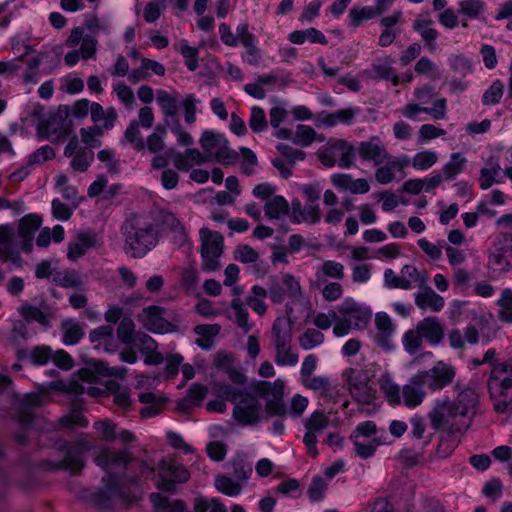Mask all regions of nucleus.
I'll list each match as a JSON object with an SVG mask.
<instances>
[{
	"instance_id": "1",
	"label": "nucleus",
	"mask_w": 512,
	"mask_h": 512,
	"mask_svg": "<svg viewBox=\"0 0 512 512\" xmlns=\"http://www.w3.org/2000/svg\"><path fill=\"white\" fill-rule=\"evenodd\" d=\"M124 250L133 258H142L158 243L157 226L149 219L133 216L127 219L122 228Z\"/></svg>"
},
{
	"instance_id": "2",
	"label": "nucleus",
	"mask_w": 512,
	"mask_h": 512,
	"mask_svg": "<svg viewBox=\"0 0 512 512\" xmlns=\"http://www.w3.org/2000/svg\"><path fill=\"white\" fill-rule=\"evenodd\" d=\"M215 390L235 404L233 417L238 423L253 425L261 420V398L254 391V383L248 389L232 388L228 384L219 383L215 385Z\"/></svg>"
},
{
	"instance_id": "3",
	"label": "nucleus",
	"mask_w": 512,
	"mask_h": 512,
	"mask_svg": "<svg viewBox=\"0 0 512 512\" xmlns=\"http://www.w3.org/2000/svg\"><path fill=\"white\" fill-rule=\"evenodd\" d=\"M378 384L383 397L392 407L405 406L408 409H415L424 402L428 394L416 374L402 387L389 375H382Z\"/></svg>"
},
{
	"instance_id": "4",
	"label": "nucleus",
	"mask_w": 512,
	"mask_h": 512,
	"mask_svg": "<svg viewBox=\"0 0 512 512\" xmlns=\"http://www.w3.org/2000/svg\"><path fill=\"white\" fill-rule=\"evenodd\" d=\"M336 310L337 322L333 326V334L336 337H344L352 331L366 329L372 318V310L351 297L346 298Z\"/></svg>"
},
{
	"instance_id": "5",
	"label": "nucleus",
	"mask_w": 512,
	"mask_h": 512,
	"mask_svg": "<svg viewBox=\"0 0 512 512\" xmlns=\"http://www.w3.org/2000/svg\"><path fill=\"white\" fill-rule=\"evenodd\" d=\"M427 418L434 431L466 432L470 425V419H463L448 396L433 401Z\"/></svg>"
},
{
	"instance_id": "6",
	"label": "nucleus",
	"mask_w": 512,
	"mask_h": 512,
	"mask_svg": "<svg viewBox=\"0 0 512 512\" xmlns=\"http://www.w3.org/2000/svg\"><path fill=\"white\" fill-rule=\"evenodd\" d=\"M488 390L497 413H506L512 404V368L494 366L488 379Z\"/></svg>"
},
{
	"instance_id": "7",
	"label": "nucleus",
	"mask_w": 512,
	"mask_h": 512,
	"mask_svg": "<svg viewBox=\"0 0 512 512\" xmlns=\"http://www.w3.org/2000/svg\"><path fill=\"white\" fill-rule=\"evenodd\" d=\"M319 162L326 168L338 165L349 169L354 165L355 147L345 139L330 138L316 152Z\"/></svg>"
},
{
	"instance_id": "8",
	"label": "nucleus",
	"mask_w": 512,
	"mask_h": 512,
	"mask_svg": "<svg viewBox=\"0 0 512 512\" xmlns=\"http://www.w3.org/2000/svg\"><path fill=\"white\" fill-rule=\"evenodd\" d=\"M103 484V488L95 498L97 505L100 507H106L109 501L118 500L122 503L130 504L140 498V487L134 480L128 488L129 492L125 491L124 483L120 482L119 479L113 475L104 477Z\"/></svg>"
},
{
	"instance_id": "9",
	"label": "nucleus",
	"mask_w": 512,
	"mask_h": 512,
	"mask_svg": "<svg viewBox=\"0 0 512 512\" xmlns=\"http://www.w3.org/2000/svg\"><path fill=\"white\" fill-rule=\"evenodd\" d=\"M199 142L206 157L213 158L222 165L234 164L239 158L238 153L229 147L228 140L223 134L205 130Z\"/></svg>"
},
{
	"instance_id": "10",
	"label": "nucleus",
	"mask_w": 512,
	"mask_h": 512,
	"mask_svg": "<svg viewBox=\"0 0 512 512\" xmlns=\"http://www.w3.org/2000/svg\"><path fill=\"white\" fill-rule=\"evenodd\" d=\"M285 328V320L277 318L272 326L274 339L275 357L274 361L278 366L294 367L299 361V354L292 348L291 332Z\"/></svg>"
},
{
	"instance_id": "11",
	"label": "nucleus",
	"mask_w": 512,
	"mask_h": 512,
	"mask_svg": "<svg viewBox=\"0 0 512 512\" xmlns=\"http://www.w3.org/2000/svg\"><path fill=\"white\" fill-rule=\"evenodd\" d=\"M201 239V268L207 272H213L220 268L219 258L223 253L224 239L218 232L208 228L200 229Z\"/></svg>"
},
{
	"instance_id": "12",
	"label": "nucleus",
	"mask_w": 512,
	"mask_h": 512,
	"mask_svg": "<svg viewBox=\"0 0 512 512\" xmlns=\"http://www.w3.org/2000/svg\"><path fill=\"white\" fill-rule=\"evenodd\" d=\"M426 391L435 393L449 386L456 377V368L444 361H437L430 369L416 373Z\"/></svg>"
},
{
	"instance_id": "13",
	"label": "nucleus",
	"mask_w": 512,
	"mask_h": 512,
	"mask_svg": "<svg viewBox=\"0 0 512 512\" xmlns=\"http://www.w3.org/2000/svg\"><path fill=\"white\" fill-rule=\"evenodd\" d=\"M254 391L257 396L266 399L265 411L269 416H283L287 410L283 402L284 382L276 379L273 383L267 381H256Z\"/></svg>"
},
{
	"instance_id": "14",
	"label": "nucleus",
	"mask_w": 512,
	"mask_h": 512,
	"mask_svg": "<svg viewBox=\"0 0 512 512\" xmlns=\"http://www.w3.org/2000/svg\"><path fill=\"white\" fill-rule=\"evenodd\" d=\"M268 291L269 298L275 304L283 303L286 298L298 302L302 297L299 280L289 273L271 277Z\"/></svg>"
},
{
	"instance_id": "15",
	"label": "nucleus",
	"mask_w": 512,
	"mask_h": 512,
	"mask_svg": "<svg viewBox=\"0 0 512 512\" xmlns=\"http://www.w3.org/2000/svg\"><path fill=\"white\" fill-rule=\"evenodd\" d=\"M158 476L160 482L157 484V487L162 490L172 491L175 483L186 482L190 474L176 457L166 456L158 463Z\"/></svg>"
},
{
	"instance_id": "16",
	"label": "nucleus",
	"mask_w": 512,
	"mask_h": 512,
	"mask_svg": "<svg viewBox=\"0 0 512 512\" xmlns=\"http://www.w3.org/2000/svg\"><path fill=\"white\" fill-rule=\"evenodd\" d=\"M102 245L103 239L100 233L93 229L79 231L68 244L67 258L70 261H77L89 250L99 249Z\"/></svg>"
},
{
	"instance_id": "17",
	"label": "nucleus",
	"mask_w": 512,
	"mask_h": 512,
	"mask_svg": "<svg viewBox=\"0 0 512 512\" xmlns=\"http://www.w3.org/2000/svg\"><path fill=\"white\" fill-rule=\"evenodd\" d=\"M329 426V417L323 411H314L304 422L306 433L303 442L308 453L316 458L318 456V435Z\"/></svg>"
},
{
	"instance_id": "18",
	"label": "nucleus",
	"mask_w": 512,
	"mask_h": 512,
	"mask_svg": "<svg viewBox=\"0 0 512 512\" xmlns=\"http://www.w3.org/2000/svg\"><path fill=\"white\" fill-rule=\"evenodd\" d=\"M512 262V236L501 235L489 249L488 265L494 270L503 271Z\"/></svg>"
},
{
	"instance_id": "19",
	"label": "nucleus",
	"mask_w": 512,
	"mask_h": 512,
	"mask_svg": "<svg viewBox=\"0 0 512 512\" xmlns=\"http://www.w3.org/2000/svg\"><path fill=\"white\" fill-rule=\"evenodd\" d=\"M131 460V453L127 448L121 450L102 448L94 458L95 464L107 474L125 469Z\"/></svg>"
},
{
	"instance_id": "20",
	"label": "nucleus",
	"mask_w": 512,
	"mask_h": 512,
	"mask_svg": "<svg viewBox=\"0 0 512 512\" xmlns=\"http://www.w3.org/2000/svg\"><path fill=\"white\" fill-rule=\"evenodd\" d=\"M408 165L410 158L407 155L393 156L389 153L379 166H375V180L383 185L390 184L395 180L396 174L403 173Z\"/></svg>"
},
{
	"instance_id": "21",
	"label": "nucleus",
	"mask_w": 512,
	"mask_h": 512,
	"mask_svg": "<svg viewBox=\"0 0 512 512\" xmlns=\"http://www.w3.org/2000/svg\"><path fill=\"white\" fill-rule=\"evenodd\" d=\"M351 394L360 402L369 403L374 397V390L369 386V377L363 370L350 368L345 372Z\"/></svg>"
},
{
	"instance_id": "22",
	"label": "nucleus",
	"mask_w": 512,
	"mask_h": 512,
	"mask_svg": "<svg viewBox=\"0 0 512 512\" xmlns=\"http://www.w3.org/2000/svg\"><path fill=\"white\" fill-rule=\"evenodd\" d=\"M98 374L89 369L83 368L78 373V380L71 381L68 389L76 394H88L92 397H101L105 389L97 385Z\"/></svg>"
},
{
	"instance_id": "23",
	"label": "nucleus",
	"mask_w": 512,
	"mask_h": 512,
	"mask_svg": "<svg viewBox=\"0 0 512 512\" xmlns=\"http://www.w3.org/2000/svg\"><path fill=\"white\" fill-rule=\"evenodd\" d=\"M402 115L410 120L416 121L422 113L429 114L434 120H442L447 114V100L439 98L434 101L431 108L422 106L421 103H408L401 110Z\"/></svg>"
},
{
	"instance_id": "24",
	"label": "nucleus",
	"mask_w": 512,
	"mask_h": 512,
	"mask_svg": "<svg viewBox=\"0 0 512 512\" xmlns=\"http://www.w3.org/2000/svg\"><path fill=\"white\" fill-rule=\"evenodd\" d=\"M356 154L363 162H372L374 166H379L389 152L378 137H371L355 147Z\"/></svg>"
},
{
	"instance_id": "25",
	"label": "nucleus",
	"mask_w": 512,
	"mask_h": 512,
	"mask_svg": "<svg viewBox=\"0 0 512 512\" xmlns=\"http://www.w3.org/2000/svg\"><path fill=\"white\" fill-rule=\"evenodd\" d=\"M80 43L82 59L88 60L93 58L97 51V40L92 35L84 36L83 29L81 27H75L71 30L69 36L65 40V45L74 49Z\"/></svg>"
},
{
	"instance_id": "26",
	"label": "nucleus",
	"mask_w": 512,
	"mask_h": 512,
	"mask_svg": "<svg viewBox=\"0 0 512 512\" xmlns=\"http://www.w3.org/2000/svg\"><path fill=\"white\" fill-rule=\"evenodd\" d=\"M478 402L479 396L476 390L467 386L457 392L456 398L452 400V405L463 419L471 420V415L475 413Z\"/></svg>"
},
{
	"instance_id": "27",
	"label": "nucleus",
	"mask_w": 512,
	"mask_h": 512,
	"mask_svg": "<svg viewBox=\"0 0 512 512\" xmlns=\"http://www.w3.org/2000/svg\"><path fill=\"white\" fill-rule=\"evenodd\" d=\"M375 326L377 333L374 340L382 348L391 347V339L395 334V325L391 317L385 312H378L375 315Z\"/></svg>"
},
{
	"instance_id": "28",
	"label": "nucleus",
	"mask_w": 512,
	"mask_h": 512,
	"mask_svg": "<svg viewBox=\"0 0 512 512\" xmlns=\"http://www.w3.org/2000/svg\"><path fill=\"white\" fill-rule=\"evenodd\" d=\"M331 182L337 189L342 191H349L352 194H365L370 190V185L366 179H354L349 174H333L331 176Z\"/></svg>"
},
{
	"instance_id": "29",
	"label": "nucleus",
	"mask_w": 512,
	"mask_h": 512,
	"mask_svg": "<svg viewBox=\"0 0 512 512\" xmlns=\"http://www.w3.org/2000/svg\"><path fill=\"white\" fill-rule=\"evenodd\" d=\"M90 448L89 442H80L71 447L65 458L61 461L60 467L71 473H77L84 467V452Z\"/></svg>"
},
{
	"instance_id": "30",
	"label": "nucleus",
	"mask_w": 512,
	"mask_h": 512,
	"mask_svg": "<svg viewBox=\"0 0 512 512\" xmlns=\"http://www.w3.org/2000/svg\"><path fill=\"white\" fill-rule=\"evenodd\" d=\"M415 304L421 310L440 312L445 306V299L432 288L424 287L415 294Z\"/></svg>"
},
{
	"instance_id": "31",
	"label": "nucleus",
	"mask_w": 512,
	"mask_h": 512,
	"mask_svg": "<svg viewBox=\"0 0 512 512\" xmlns=\"http://www.w3.org/2000/svg\"><path fill=\"white\" fill-rule=\"evenodd\" d=\"M14 230L9 224L0 225V258L3 261L18 263L20 257L13 245Z\"/></svg>"
},
{
	"instance_id": "32",
	"label": "nucleus",
	"mask_w": 512,
	"mask_h": 512,
	"mask_svg": "<svg viewBox=\"0 0 512 512\" xmlns=\"http://www.w3.org/2000/svg\"><path fill=\"white\" fill-rule=\"evenodd\" d=\"M42 219L37 214H28L24 216L18 226L19 236L23 239V250L29 252L32 247L34 233L41 226Z\"/></svg>"
},
{
	"instance_id": "33",
	"label": "nucleus",
	"mask_w": 512,
	"mask_h": 512,
	"mask_svg": "<svg viewBox=\"0 0 512 512\" xmlns=\"http://www.w3.org/2000/svg\"><path fill=\"white\" fill-rule=\"evenodd\" d=\"M287 39L290 43L295 45H303L305 42L321 45L328 44V39L324 33L314 27L294 30L288 34Z\"/></svg>"
},
{
	"instance_id": "34",
	"label": "nucleus",
	"mask_w": 512,
	"mask_h": 512,
	"mask_svg": "<svg viewBox=\"0 0 512 512\" xmlns=\"http://www.w3.org/2000/svg\"><path fill=\"white\" fill-rule=\"evenodd\" d=\"M417 329L422 338L431 344H438L444 336L442 325L436 317L424 318L418 323Z\"/></svg>"
},
{
	"instance_id": "35",
	"label": "nucleus",
	"mask_w": 512,
	"mask_h": 512,
	"mask_svg": "<svg viewBox=\"0 0 512 512\" xmlns=\"http://www.w3.org/2000/svg\"><path fill=\"white\" fill-rule=\"evenodd\" d=\"M413 29L420 34L430 50L435 48L438 32L433 28V21L427 15H419L413 22Z\"/></svg>"
},
{
	"instance_id": "36",
	"label": "nucleus",
	"mask_w": 512,
	"mask_h": 512,
	"mask_svg": "<svg viewBox=\"0 0 512 512\" xmlns=\"http://www.w3.org/2000/svg\"><path fill=\"white\" fill-rule=\"evenodd\" d=\"M163 308L158 306H149L142 312L145 327L155 333H163L166 328V321L163 318Z\"/></svg>"
},
{
	"instance_id": "37",
	"label": "nucleus",
	"mask_w": 512,
	"mask_h": 512,
	"mask_svg": "<svg viewBox=\"0 0 512 512\" xmlns=\"http://www.w3.org/2000/svg\"><path fill=\"white\" fill-rule=\"evenodd\" d=\"M504 177L501 175L499 163L490 159L485 167L480 171L479 186L482 190L489 189L494 183H503Z\"/></svg>"
},
{
	"instance_id": "38",
	"label": "nucleus",
	"mask_w": 512,
	"mask_h": 512,
	"mask_svg": "<svg viewBox=\"0 0 512 512\" xmlns=\"http://www.w3.org/2000/svg\"><path fill=\"white\" fill-rule=\"evenodd\" d=\"M156 101L164 116L174 117L178 113L180 102L177 92L159 89L156 91Z\"/></svg>"
},
{
	"instance_id": "39",
	"label": "nucleus",
	"mask_w": 512,
	"mask_h": 512,
	"mask_svg": "<svg viewBox=\"0 0 512 512\" xmlns=\"http://www.w3.org/2000/svg\"><path fill=\"white\" fill-rule=\"evenodd\" d=\"M90 115L91 120L95 124L101 123V128H104L105 130L112 129L117 119V113L114 108L110 107L104 110L103 107L97 102H92Z\"/></svg>"
},
{
	"instance_id": "40",
	"label": "nucleus",
	"mask_w": 512,
	"mask_h": 512,
	"mask_svg": "<svg viewBox=\"0 0 512 512\" xmlns=\"http://www.w3.org/2000/svg\"><path fill=\"white\" fill-rule=\"evenodd\" d=\"M269 291L260 285H253L250 293L247 295L246 304L259 316H263L267 312V304L265 302Z\"/></svg>"
},
{
	"instance_id": "41",
	"label": "nucleus",
	"mask_w": 512,
	"mask_h": 512,
	"mask_svg": "<svg viewBox=\"0 0 512 512\" xmlns=\"http://www.w3.org/2000/svg\"><path fill=\"white\" fill-rule=\"evenodd\" d=\"M376 16L373 6H360L355 5L350 8L346 24L351 29H357L364 24V22L374 19Z\"/></svg>"
},
{
	"instance_id": "42",
	"label": "nucleus",
	"mask_w": 512,
	"mask_h": 512,
	"mask_svg": "<svg viewBox=\"0 0 512 512\" xmlns=\"http://www.w3.org/2000/svg\"><path fill=\"white\" fill-rule=\"evenodd\" d=\"M292 141L296 145L309 147L314 142H324L325 136L318 134L311 126L300 124L296 127Z\"/></svg>"
},
{
	"instance_id": "43",
	"label": "nucleus",
	"mask_w": 512,
	"mask_h": 512,
	"mask_svg": "<svg viewBox=\"0 0 512 512\" xmlns=\"http://www.w3.org/2000/svg\"><path fill=\"white\" fill-rule=\"evenodd\" d=\"M440 433L436 453L441 458L450 456L460 443V438L465 432L450 433L449 431H438Z\"/></svg>"
},
{
	"instance_id": "44",
	"label": "nucleus",
	"mask_w": 512,
	"mask_h": 512,
	"mask_svg": "<svg viewBox=\"0 0 512 512\" xmlns=\"http://www.w3.org/2000/svg\"><path fill=\"white\" fill-rule=\"evenodd\" d=\"M120 142L122 145H130L137 152L145 150V141L137 120H132L129 123Z\"/></svg>"
},
{
	"instance_id": "45",
	"label": "nucleus",
	"mask_w": 512,
	"mask_h": 512,
	"mask_svg": "<svg viewBox=\"0 0 512 512\" xmlns=\"http://www.w3.org/2000/svg\"><path fill=\"white\" fill-rule=\"evenodd\" d=\"M265 216L272 219H281L290 212L288 201L283 196H274L270 198L264 205Z\"/></svg>"
},
{
	"instance_id": "46",
	"label": "nucleus",
	"mask_w": 512,
	"mask_h": 512,
	"mask_svg": "<svg viewBox=\"0 0 512 512\" xmlns=\"http://www.w3.org/2000/svg\"><path fill=\"white\" fill-rule=\"evenodd\" d=\"M139 401L148 405L140 410L142 418H150L158 415L164 404V399L153 392L140 393Z\"/></svg>"
},
{
	"instance_id": "47",
	"label": "nucleus",
	"mask_w": 512,
	"mask_h": 512,
	"mask_svg": "<svg viewBox=\"0 0 512 512\" xmlns=\"http://www.w3.org/2000/svg\"><path fill=\"white\" fill-rule=\"evenodd\" d=\"M150 500L156 512H189L183 501H171L159 493H152Z\"/></svg>"
},
{
	"instance_id": "48",
	"label": "nucleus",
	"mask_w": 512,
	"mask_h": 512,
	"mask_svg": "<svg viewBox=\"0 0 512 512\" xmlns=\"http://www.w3.org/2000/svg\"><path fill=\"white\" fill-rule=\"evenodd\" d=\"M85 28L92 34L109 36L112 31V20L110 17L97 15H89L84 21Z\"/></svg>"
},
{
	"instance_id": "49",
	"label": "nucleus",
	"mask_w": 512,
	"mask_h": 512,
	"mask_svg": "<svg viewBox=\"0 0 512 512\" xmlns=\"http://www.w3.org/2000/svg\"><path fill=\"white\" fill-rule=\"evenodd\" d=\"M214 483L216 489L220 493L227 495L229 497H236L240 495L244 487L241 482L225 474L218 475L215 478Z\"/></svg>"
},
{
	"instance_id": "50",
	"label": "nucleus",
	"mask_w": 512,
	"mask_h": 512,
	"mask_svg": "<svg viewBox=\"0 0 512 512\" xmlns=\"http://www.w3.org/2000/svg\"><path fill=\"white\" fill-rule=\"evenodd\" d=\"M410 425H411V435L413 438L422 440L423 444L428 445L431 443L434 433H428L427 432V421L426 418L415 414L410 418Z\"/></svg>"
},
{
	"instance_id": "51",
	"label": "nucleus",
	"mask_w": 512,
	"mask_h": 512,
	"mask_svg": "<svg viewBox=\"0 0 512 512\" xmlns=\"http://www.w3.org/2000/svg\"><path fill=\"white\" fill-rule=\"evenodd\" d=\"M345 268L340 262L334 260H326L316 271V277L318 280L324 278H332L341 280L344 278Z\"/></svg>"
},
{
	"instance_id": "52",
	"label": "nucleus",
	"mask_w": 512,
	"mask_h": 512,
	"mask_svg": "<svg viewBox=\"0 0 512 512\" xmlns=\"http://www.w3.org/2000/svg\"><path fill=\"white\" fill-rule=\"evenodd\" d=\"M350 439L354 444L355 453L362 459L372 457L377 449L383 442L381 440H369L366 437L354 438L351 434Z\"/></svg>"
},
{
	"instance_id": "53",
	"label": "nucleus",
	"mask_w": 512,
	"mask_h": 512,
	"mask_svg": "<svg viewBox=\"0 0 512 512\" xmlns=\"http://www.w3.org/2000/svg\"><path fill=\"white\" fill-rule=\"evenodd\" d=\"M466 162V158L461 153H452L449 161L442 168V175L445 180L455 179L463 171Z\"/></svg>"
},
{
	"instance_id": "54",
	"label": "nucleus",
	"mask_w": 512,
	"mask_h": 512,
	"mask_svg": "<svg viewBox=\"0 0 512 512\" xmlns=\"http://www.w3.org/2000/svg\"><path fill=\"white\" fill-rule=\"evenodd\" d=\"M438 161V154L430 149L417 152L410 163L417 171H426L434 166Z\"/></svg>"
},
{
	"instance_id": "55",
	"label": "nucleus",
	"mask_w": 512,
	"mask_h": 512,
	"mask_svg": "<svg viewBox=\"0 0 512 512\" xmlns=\"http://www.w3.org/2000/svg\"><path fill=\"white\" fill-rule=\"evenodd\" d=\"M234 311V320L236 324L245 332H249L252 329V324L249 323V313L245 307L243 301L239 298H233L230 304Z\"/></svg>"
},
{
	"instance_id": "56",
	"label": "nucleus",
	"mask_w": 512,
	"mask_h": 512,
	"mask_svg": "<svg viewBox=\"0 0 512 512\" xmlns=\"http://www.w3.org/2000/svg\"><path fill=\"white\" fill-rule=\"evenodd\" d=\"M29 356L31 362L35 365H45L52 358V352L49 346L41 345L34 347L29 353L21 350L18 352L20 360Z\"/></svg>"
},
{
	"instance_id": "57",
	"label": "nucleus",
	"mask_w": 512,
	"mask_h": 512,
	"mask_svg": "<svg viewBox=\"0 0 512 512\" xmlns=\"http://www.w3.org/2000/svg\"><path fill=\"white\" fill-rule=\"evenodd\" d=\"M167 137V129L164 125H157L153 132L147 137L145 148L151 153H158L163 150L165 146V139Z\"/></svg>"
},
{
	"instance_id": "58",
	"label": "nucleus",
	"mask_w": 512,
	"mask_h": 512,
	"mask_svg": "<svg viewBox=\"0 0 512 512\" xmlns=\"http://www.w3.org/2000/svg\"><path fill=\"white\" fill-rule=\"evenodd\" d=\"M498 318L505 323L512 324V290L504 289L497 300Z\"/></svg>"
},
{
	"instance_id": "59",
	"label": "nucleus",
	"mask_w": 512,
	"mask_h": 512,
	"mask_svg": "<svg viewBox=\"0 0 512 512\" xmlns=\"http://www.w3.org/2000/svg\"><path fill=\"white\" fill-rule=\"evenodd\" d=\"M53 281L65 288H77L83 283L81 275L76 270L55 272Z\"/></svg>"
},
{
	"instance_id": "60",
	"label": "nucleus",
	"mask_w": 512,
	"mask_h": 512,
	"mask_svg": "<svg viewBox=\"0 0 512 512\" xmlns=\"http://www.w3.org/2000/svg\"><path fill=\"white\" fill-rule=\"evenodd\" d=\"M88 419L83 415L80 408L74 407L70 412L59 419V425L64 428L87 427Z\"/></svg>"
},
{
	"instance_id": "61",
	"label": "nucleus",
	"mask_w": 512,
	"mask_h": 512,
	"mask_svg": "<svg viewBox=\"0 0 512 512\" xmlns=\"http://www.w3.org/2000/svg\"><path fill=\"white\" fill-rule=\"evenodd\" d=\"M221 326L219 324H199L195 326L194 332L199 336L197 344L200 347L208 348L209 340L220 333Z\"/></svg>"
},
{
	"instance_id": "62",
	"label": "nucleus",
	"mask_w": 512,
	"mask_h": 512,
	"mask_svg": "<svg viewBox=\"0 0 512 512\" xmlns=\"http://www.w3.org/2000/svg\"><path fill=\"white\" fill-rule=\"evenodd\" d=\"M393 63L394 59L392 58H389L384 62L375 63L372 66V72L376 77L389 80L394 86H397L400 83V78L398 75L393 73V69L391 67Z\"/></svg>"
},
{
	"instance_id": "63",
	"label": "nucleus",
	"mask_w": 512,
	"mask_h": 512,
	"mask_svg": "<svg viewBox=\"0 0 512 512\" xmlns=\"http://www.w3.org/2000/svg\"><path fill=\"white\" fill-rule=\"evenodd\" d=\"M504 94V84L500 80H494L482 95V104L491 106L500 103Z\"/></svg>"
},
{
	"instance_id": "64",
	"label": "nucleus",
	"mask_w": 512,
	"mask_h": 512,
	"mask_svg": "<svg viewBox=\"0 0 512 512\" xmlns=\"http://www.w3.org/2000/svg\"><path fill=\"white\" fill-rule=\"evenodd\" d=\"M324 334L314 328L304 331L299 337V345L303 350H311L324 342Z\"/></svg>"
}]
</instances>
